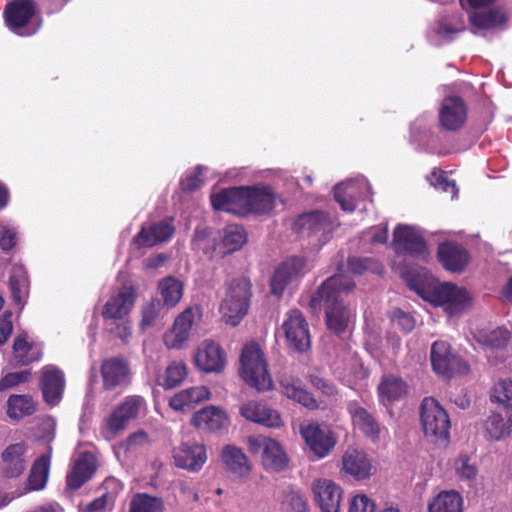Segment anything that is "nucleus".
<instances>
[{"label": "nucleus", "instance_id": "1", "mask_svg": "<svg viewBox=\"0 0 512 512\" xmlns=\"http://www.w3.org/2000/svg\"><path fill=\"white\" fill-rule=\"evenodd\" d=\"M393 248L396 257L393 268L410 285L421 276H427L423 264L430 259V252L418 228L399 224L393 232Z\"/></svg>", "mask_w": 512, "mask_h": 512}, {"label": "nucleus", "instance_id": "2", "mask_svg": "<svg viewBox=\"0 0 512 512\" xmlns=\"http://www.w3.org/2000/svg\"><path fill=\"white\" fill-rule=\"evenodd\" d=\"M355 283L344 275L328 278L311 296L313 309L325 308L326 323L329 330L336 334L344 332L353 316L345 298L354 289Z\"/></svg>", "mask_w": 512, "mask_h": 512}, {"label": "nucleus", "instance_id": "3", "mask_svg": "<svg viewBox=\"0 0 512 512\" xmlns=\"http://www.w3.org/2000/svg\"><path fill=\"white\" fill-rule=\"evenodd\" d=\"M276 201L272 189L264 185L232 187L211 195L215 210L239 216L269 213L275 208Z\"/></svg>", "mask_w": 512, "mask_h": 512}, {"label": "nucleus", "instance_id": "4", "mask_svg": "<svg viewBox=\"0 0 512 512\" xmlns=\"http://www.w3.org/2000/svg\"><path fill=\"white\" fill-rule=\"evenodd\" d=\"M423 299L443 307L449 316L463 312L471 302L467 291L452 283H440L429 272L409 285Z\"/></svg>", "mask_w": 512, "mask_h": 512}, {"label": "nucleus", "instance_id": "5", "mask_svg": "<svg viewBox=\"0 0 512 512\" xmlns=\"http://www.w3.org/2000/svg\"><path fill=\"white\" fill-rule=\"evenodd\" d=\"M135 299V289L132 286H123L110 295L101 311L105 331L123 342H127L132 336L130 314Z\"/></svg>", "mask_w": 512, "mask_h": 512}, {"label": "nucleus", "instance_id": "6", "mask_svg": "<svg viewBox=\"0 0 512 512\" xmlns=\"http://www.w3.org/2000/svg\"><path fill=\"white\" fill-rule=\"evenodd\" d=\"M207 235L206 229H197L193 243L197 249L203 250L211 258H223L227 254L236 252L247 241L245 229L237 224L227 225L219 232L218 237L213 239L212 245L206 240Z\"/></svg>", "mask_w": 512, "mask_h": 512}, {"label": "nucleus", "instance_id": "7", "mask_svg": "<svg viewBox=\"0 0 512 512\" xmlns=\"http://www.w3.org/2000/svg\"><path fill=\"white\" fill-rule=\"evenodd\" d=\"M4 17L7 27L14 34L28 37L42 26L41 11L34 0H14L6 5Z\"/></svg>", "mask_w": 512, "mask_h": 512}, {"label": "nucleus", "instance_id": "8", "mask_svg": "<svg viewBox=\"0 0 512 512\" xmlns=\"http://www.w3.org/2000/svg\"><path fill=\"white\" fill-rule=\"evenodd\" d=\"M240 375L249 386L258 391H267L272 387L264 353L255 342L247 343L243 347L240 357Z\"/></svg>", "mask_w": 512, "mask_h": 512}, {"label": "nucleus", "instance_id": "9", "mask_svg": "<svg viewBox=\"0 0 512 512\" xmlns=\"http://www.w3.org/2000/svg\"><path fill=\"white\" fill-rule=\"evenodd\" d=\"M251 298V283L241 277L230 281L220 304V313L226 323L236 326L248 312Z\"/></svg>", "mask_w": 512, "mask_h": 512}, {"label": "nucleus", "instance_id": "10", "mask_svg": "<svg viewBox=\"0 0 512 512\" xmlns=\"http://www.w3.org/2000/svg\"><path fill=\"white\" fill-rule=\"evenodd\" d=\"M421 423L426 437L435 442H447L450 420L445 409L432 397H426L421 403Z\"/></svg>", "mask_w": 512, "mask_h": 512}, {"label": "nucleus", "instance_id": "11", "mask_svg": "<svg viewBox=\"0 0 512 512\" xmlns=\"http://www.w3.org/2000/svg\"><path fill=\"white\" fill-rule=\"evenodd\" d=\"M247 444L252 454L260 455L265 469L278 472L287 466V455L275 439L264 435H251L247 438Z\"/></svg>", "mask_w": 512, "mask_h": 512}, {"label": "nucleus", "instance_id": "12", "mask_svg": "<svg viewBox=\"0 0 512 512\" xmlns=\"http://www.w3.org/2000/svg\"><path fill=\"white\" fill-rule=\"evenodd\" d=\"M202 308L198 305L185 309L175 319L174 324L163 337L165 345L169 349H179L189 340L191 333L202 320Z\"/></svg>", "mask_w": 512, "mask_h": 512}, {"label": "nucleus", "instance_id": "13", "mask_svg": "<svg viewBox=\"0 0 512 512\" xmlns=\"http://www.w3.org/2000/svg\"><path fill=\"white\" fill-rule=\"evenodd\" d=\"M202 308L198 305L185 309L175 319L174 324L163 337L165 345L169 349H179L189 340L191 333L202 320Z\"/></svg>", "mask_w": 512, "mask_h": 512}, {"label": "nucleus", "instance_id": "14", "mask_svg": "<svg viewBox=\"0 0 512 512\" xmlns=\"http://www.w3.org/2000/svg\"><path fill=\"white\" fill-rule=\"evenodd\" d=\"M293 229L322 245L327 242L333 230L330 217L321 211H312L300 215L293 224Z\"/></svg>", "mask_w": 512, "mask_h": 512}, {"label": "nucleus", "instance_id": "15", "mask_svg": "<svg viewBox=\"0 0 512 512\" xmlns=\"http://www.w3.org/2000/svg\"><path fill=\"white\" fill-rule=\"evenodd\" d=\"M430 359L435 373L445 378H450L455 374H465L468 371L467 363L454 354L450 345L445 341L433 343Z\"/></svg>", "mask_w": 512, "mask_h": 512}, {"label": "nucleus", "instance_id": "16", "mask_svg": "<svg viewBox=\"0 0 512 512\" xmlns=\"http://www.w3.org/2000/svg\"><path fill=\"white\" fill-rule=\"evenodd\" d=\"M287 345L298 352H304L310 347V332L308 323L299 310H290L284 316L281 325Z\"/></svg>", "mask_w": 512, "mask_h": 512}, {"label": "nucleus", "instance_id": "17", "mask_svg": "<svg viewBox=\"0 0 512 512\" xmlns=\"http://www.w3.org/2000/svg\"><path fill=\"white\" fill-rule=\"evenodd\" d=\"M310 269L303 257L292 256L283 261L275 270L271 279V292L280 296L284 290L296 283Z\"/></svg>", "mask_w": 512, "mask_h": 512}, {"label": "nucleus", "instance_id": "18", "mask_svg": "<svg viewBox=\"0 0 512 512\" xmlns=\"http://www.w3.org/2000/svg\"><path fill=\"white\" fill-rule=\"evenodd\" d=\"M300 434L317 459L326 457L337 442L334 433L328 426L317 423L302 424Z\"/></svg>", "mask_w": 512, "mask_h": 512}, {"label": "nucleus", "instance_id": "19", "mask_svg": "<svg viewBox=\"0 0 512 512\" xmlns=\"http://www.w3.org/2000/svg\"><path fill=\"white\" fill-rule=\"evenodd\" d=\"M468 117L466 102L459 96L443 98L439 111V126L445 131L455 132L464 127Z\"/></svg>", "mask_w": 512, "mask_h": 512}, {"label": "nucleus", "instance_id": "20", "mask_svg": "<svg viewBox=\"0 0 512 512\" xmlns=\"http://www.w3.org/2000/svg\"><path fill=\"white\" fill-rule=\"evenodd\" d=\"M146 410V402L141 396L132 395L126 397L107 420L110 432L116 434L124 430L130 421L145 415Z\"/></svg>", "mask_w": 512, "mask_h": 512}, {"label": "nucleus", "instance_id": "21", "mask_svg": "<svg viewBox=\"0 0 512 512\" xmlns=\"http://www.w3.org/2000/svg\"><path fill=\"white\" fill-rule=\"evenodd\" d=\"M194 363L205 373H219L226 366V354L217 342L206 339L197 346Z\"/></svg>", "mask_w": 512, "mask_h": 512}, {"label": "nucleus", "instance_id": "22", "mask_svg": "<svg viewBox=\"0 0 512 512\" xmlns=\"http://www.w3.org/2000/svg\"><path fill=\"white\" fill-rule=\"evenodd\" d=\"M101 376L103 388L114 390L127 386L131 381V368L122 357H110L102 361Z\"/></svg>", "mask_w": 512, "mask_h": 512}, {"label": "nucleus", "instance_id": "23", "mask_svg": "<svg viewBox=\"0 0 512 512\" xmlns=\"http://www.w3.org/2000/svg\"><path fill=\"white\" fill-rule=\"evenodd\" d=\"M27 446L24 442L10 444L1 454L0 472L5 478H17L27 468Z\"/></svg>", "mask_w": 512, "mask_h": 512}, {"label": "nucleus", "instance_id": "24", "mask_svg": "<svg viewBox=\"0 0 512 512\" xmlns=\"http://www.w3.org/2000/svg\"><path fill=\"white\" fill-rule=\"evenodd\" d=\"M369 184L365 178L347 180L334 189L335 200L344 211L352 212L360 198L368 195Z\"/></svg>", "mask_w": 512, "mask_h": 512}, {"label": "nucleus", "instance_id": "25", "mask_svg": "<svg viewBox=\"0 0 512 512\" xmlns=\"http://www.w3.org/2000/svg\"><path fill=\"white\" fill-rule=\"evenodd\" d=\"M175 465L189 472H198L207 461L206 447L200 443H182L174 449Z\"/></svg>", "mask_w": 512, "mask_h": 512}, {"label": "nucleus", "instance_id": "26", "mask_svg": "<svg viewBox=\"0 0 512 512\" xmlns=\"http://www.w3.org/2000/svg\"><path fill=\"white\" fill-rule=\"evenodd\" d=\"M314 498L322 512H339L342 488L330 479H317L312 484Z\"/></svg>", "mask_w": 512, "mask_h": 512}, {"label": "nucleus", "instance_id": "27", "mask_svg": "<svg viewBox=\"0 0 512 512\" xmlns=\"http://www.w3.org/2000/svg\"><path fill=\"white\" fill-rule=\"evenodd\" d=\"M342 471L360 481L370 478L375 468L363 450L349 447L342 457Z\"/></svg>", "mask_w": 512, "mask_h": 512}, {"label": "nucleus", "instance_id": "28", "mask_svg": "<svg viewBox=\"0 0 512 512\" xmlns=\"http://www.w3.org/2000/svg\"><path fill=\"white\" fill-rule=\"evenodd\" d=\"M173 218H165L159 222L143 226L133 238V245L138 247H153L169 240L174 234Z\"/></svg>", "mask_w": 512, "mask_h": 512}, {"label": "nucleus", "instance_id": "29", "mask_svg": "<svg viewBox=\"0 0 512 512\" xmlns=\"http://www.w3.org/2000/svg\"><path fill=\"white\" fill-rule=\"evenodd\" d=\"M41 388L43 397L49 405L58 404L65 388L63 372L56 366H45L42 369Z\"/></svg>", "mask_w": 512, "mask_h": 512}, {"label": "nucleus", "instance_id": "30", "mask_svg": "<svg viewBox=\"0 0 512 512\" xmlns=\"http://www.w3.org/2000/svg\"><path fill=\"white\" fill-rule=\"evenodd\" d=\"M510 336V332L503 327L480 334L479 341L485 346V352L490 362L497 364L504 360Z\"/></svg>", "mask_w": 512, "mask_h": 512}, {"label": "nucleus", "instance_id": "31", "mask_svg": "<svg viewBox=\"0 0 512 512\" xmlns=\"http://www.w3.org/2000/svg\"><path fill=\"white\" fill-rule=\"evenodd\" d=\"M347 409L355 428L372 441H377L381 438L384 429L380 427L379 423L365 408L352 401L348 403Z\"/></svg>", "mask_w": 512, "mask_h": 512}, {"label": "nucleus", "instance_id": "32", "mask_svg": "<svg viewBox=\"0 0 512 512\" xmlns=\"http://www.w3.org/2000/svg\"><path fill=\"white\" fill-rule=\"evenodd\" d=\"M240 413L245 419L266 427L277 428L282 424L279 413L261 402L250 401L244 404Z\"/></svg>", "mask_w": 512, "mask_h": 512}, {"label": "nucleus", "instance_id": "33", "mask_svg": "<svg viewBox=\"0 0 512 512\" xmlns=\"http://www.w3.org/2000/svg\"><path fill=\"white\" fill-rule=\"evenodd\" d=\"M192 424L202 430L218 431L228 426L229 419L224 410L217 406H207L196 412Z\"/></svg>", "mask_w": 512, "mask_h": 512}, {"label": "nucleus", "instance_id": "34", "mask_svg": "<svg viewBox=\"0 0 512 512\" xmlns=\"http://www.w3.org/2000/svg\"><path fill=\"white\" fill-rule=\"evenodd\" d=\"M96 469L95 456L90 452L81 453L67 475V485L71 489L80 488L93 475Z\"/></svg>", "mask_w": 512, "mask_h": 512}, {"label": "nucleus", "instance_id": "35", "mask_svg": "<svg viewBox=\"0 0 512 512\" xmlns=\"http://www.w3.org/2000/svg\"><path fill=\"white\" fill-rule=\"evenodd\" d=\"M468 19L473 33H477L480 30L503 28L507 22V15L502 8L494 7L486 11L472 12Z\"/></svg>", "mask_w": 512, "mask_h": 512}, {"label": "nucleus", "instance_id": "36", "mask_svg": "<svg viewBox=\"0 0 512 512\" xmlns=\"http://www.w3.org/2000/svg\"><path fill=\"white\" fill-rule=\"evenodd\" d=\"M438 257L443 267L452 272L462 271L469 262L466 249L456 243H442L438 248Z\"/></svg>", "mask_w": 512, "mask_h": 512}, {"label": "nucleus", "instance_id": "37", "mask_svg": "<svg viewBox=\"0 0 512 512\" xmlns=\"http://www.w3.org/2000/svg\"><path fill=\"white\" fill-rule=\"evenodd\" d=\"M279 382L281 391L287 398L292 399L309 409L317 408L316 400L304 389L299 378L293 375L284 374L280 377Z\"/></svg>", "mask_w": 512, "mask_h": 512}, {"label": "nucleus", "instance_id": "38", "mask_svg": "<svg viewBox=\"0 0 512 512\" xmlns=\"http://www.w3.org/2000/svg\"><path fill=\"white\" fill-rule=\"evenodd\" d=\"M210 398V391L205 386H195L181 390L169 401L172 409L185 411Z\"/></svg>", "mask_w": 512, "mask_h": 512}, {"label": "nucleus", "instance_id": "39", "mask_svg": "<svg viewBox=\"0 0 512 512\" xmlns=\"http://www.w3.org/2000/svg\"><path fill=\"white\" fill-rule=\"evenodd\" d=\"M221 460L225 468L237 476L243 477L250 472L251 465L246 454L235 445L223 447Z\"/></svg>", "mask_w": 512, "mask_h": 512}, {"label": "nucleus", "instance_id": "40", "mask_svg": "<svg viewBox=\"0 0 512 512\" xmlns=\"http://www.w3.org/2000/svg\"><path fill=\"white\" fill-rule=\"evenodd\" d=\"M463 497L454 490H444L431 497L427 503L428 512H463Z\"/></svg>", "mask_w": 512, "mask_h": 512}, {"label": "nucleus", "instance_id": "41", "mask_svg": "<svg viewBox=\"0 0 512 512\" xmlns=\"http://www.w3.org/2000/svg\"><path fill=\"white\" fill-rule=\"evenodd\" d=\"M40 346L27 341L26 335L16 337L13 345V362L17 366H25L41 359Z\"/></svg>", "mask_w": 512, "mask_h": 512}, {"label": "nucleus", "instance_id": "42", "mask_svg": "<svg viewBox=\"0 0 512 512\" xmlns=\"http://www.w3.org/2000/svg\"><path fill=\"white\" fill-rule=\"evenodd\" d=\"M9 287L15 304L23 307L29 293V281L22 265H13L9 277Z\"/></svg>", "mask_w": 512, "mask_h": 512}, {"label": "nucleus", "instance_id": "43", "mask_svg": "<svg viewBox=\"0 0 512 512\" xmlns=\"http://www.w3.org/2000/svg\"><path fill=\"white\" fill-rule=\"evenodd\" d=\"M484 430L491 440L504 439L512 432V416L493 413L484 422Z\"/></svg>", "mask_w": 512, "mask_h": 512}, {"label": "nucleus", "instance_id": "44", "mask_svg": "<svg viewBox=\"0 0 512 512\" xmlns=\"http://www.w3.org/2000/svg\"><path fill=\"white\" fill-rule=\"evenodd\" d=\"M158 292L167 308L174 307L182 298L183 284L175 277L168 276L158 283Z\"/></svg>", "mask_w": 512, "mask_h": 512}, {"label": "nucleus", "instance_id": "45", "mask_svg": "<svg viewBox=\"0 0 512 512\" xmlns=\"http://www.w3.org/2000/svg\"><path fill=\"white\" fill-rule=\"evenodd\" d=\"M406 390V383L401 378L393 375L384 376L378 386V393L383 401L397 400L405 395Z\"/></svg>", "mask_w": 512, "mask_h": 512}, {"label": "nucleus", "instance_id": "46", "mask_svg": "<svg viewBox=\"0 0 512 512\" xmlns=\"http://www.w3.org/2000/svg\"><path fill=\"white\" fill-rule=\"evenodd\" d=\"M7 406V414L12 419H20L36 411L34 400L28 395H11Z\"/></svg>", "mask_w": 512, "mask_h": 512}, {"label": "nucleus", "instance_id": "47", "mask_svg": "<svg viewBox=\"0 0 512 512\" xmlns=\"http://www.w3.org/2000/svg\"><path fill=\"white\" fill-rule=\"evenodd\" d=\"M49 465L50 456L47 454L41 455L35 461L28 479L29 490H40L44 488L48 477Z\"/></svg>", "mask_w": 512, "mask_h": 512}, {"label": "nucleus", "instance_id": "48", "mask_svg": "<svg viewBox=\"0 0 512 512\" xmlns=\"http://www.w3.org/2000/svg\"><path fill=\"white\" fill-rule=\"evenodd\" d=\"M164 504L161 498L147 494H137L131 501L130 512H162Z\"/></svg>", "mask_w": 512, "mask_h": 512}, {"label": "nucleus", "instance_id": "49", "mask_svg": "<svg viewBox=\"0 0 512 512\" xmlns=\"http://www.w3.org/2000/svg\"><path fill=\"white\" fill-rule=\"evenodd\" d=\"M187 376V367L184 362H172L165 370L164 375L160 378V384L170 389L179 385Z\"/></svg>", "mask_w": 512, "mask_h": 512}, {"label": "nucleus", "instance_id": "50", "mask_svg": "<svg viewBox=\"0 0 512 512\" xmlns=\"http://www.w3.org/2000/svg\"><path fill=\"white\" fill-rule=\"evenodd\" d=\"M427 179L436 189L450 193L451 199H455L457 197L458 189L455 181L450 180L442 170L434 169Z\"/></svg>", "mask_w": 512, "mask_h": 512}, {"label": "nucleus", "instance_id": "51", "mask_svg": "<svg viewBox=\"0 0 512 512\" xmlns=\"http://www.w3.org/2000/svg\"><path fill=\"white\" fill-rule=\"evenodd\" d=\"M348 270L353 274H362L364 272H372L380 274L383 270L382 265L373 258H357L353 257L348 260Z\"/></svg>", "mask_w": 512, "mask_h": 512}, {"label": "nucleus", "instance_id": "52", "mask_svg": "<svg viewBox=\"0 0 512 512\" xmlns=\"http://www.w3.org/2000/svg\"><path fill=\"white\" fill-rule=\"evenodd\" d=\"M465 29V21L459 15L441 19L436 28L437 34L444 38H450L452 35L459 33Z\"/></svg>", "mask_w": 512, "mask_h": 512}, {"label": "nucleus", "instance_id": "53", "mask_svg": "<svg viewBox=\"0 0 512 512\" xmlns=\"http://www.w3.org/2000/svg\"><path fill=\"white\" fill-rule=\"evenodd\" d=\"M491 400L504 408H512V381L500 380L491 392Z\"/></svg>", "mask_w": 512, "mask_h": 512}, {"label": "nucleus", "instance_id": "54", "mask_svg": "<svg viewBox=\"0 0 512 512\" xmlns=\"http://www.w3.org/2000/svg\"><path fill=\"white\" fill-rule=\"evenodd\" d=\"M455 470L464 480H474L478 470L475 463L467 455H460L455 461Z\"/></svg>", "mask_w": 512, "mask_h": 512}, {"label": "nucleus", "instance_id": "55", "mask_svg": "<svg viewBox=\"0 0 512 512\" xmlns=\"http://www.w3.org/2000/svg\"><path fill=\"white\" fill-rule=\"evenodd\" d=\"M282 506L284 509L291 510L292 512H306L307 502L303 495L290 490L284 493Z\"/></svg>", "mask_w": 512, "mask_h": 512}, {"label": "nucleus", "instance_id": "56", "mask_svg": "<svg viewBox=\"0 0 512 512\" xmlns=\"http://www.w3.org/2000/svg\"><path fill=\"white\" fill-rule=\"evenodd\" d=\"M432 127L428 116H421L411 124V138L416 142H422L430 133Z\"/></svg>", "mask_w": 512, "mask_h": 512}, {"label": "nucleus", "instance_id": "57", "mask_svg": "<svg viewBox=\"0 0 512 512\" xmlns=\"http://www.w3.org/2000/svg\"><path fill=\"white\" fill-rule=\"evenodd\" d=\"M30 376L29 370H24L21 372H12L7 373L0 380V391H5L11 389L21 383L28 381Z\"/></svg>", "mask_w": 512, "mask_h": 512}, {"label": "nucleus", "instance_id": "58", "mask_svg": "<svg viewBox=\"0 0 512 512\" xmlns=\"http://www.w3.org/2000/svg\"><path fill=\"white\" fill-rule=\"evenodd\" d=\"M376 505L372 499L365 494L356 495L350 504L349 512H375Z\"/></svg>", "mask_w": 512, "mask_h": 512}, {"label": "nucleus", "instance_id": "59", "mask_svg": "<svg viewBox=\"0 0 512 512\" xmlns=\"http://www.w3.org/2000/svg\"><path fill=\"white\" fill-rule=\"evenodd\" d=\"M391 321L404 332H410L415 327V320L413 317L400 309L392 312Z\"/></svg>", "mask_w": 512, "mask_h": 512}, {"label": "nucleus", "instance_id": "60", "mask_svg": "<svg viewBox=\"0 0 512 512\" xmlns=\"http://www.w3.org/2000/svg\"><path fill=\"white\" fill-rule=\"evenodd\" d=\"M206 170L205 167L199 166L195 169V171L188 174L182 181L181 186L184 190H195L199 188L203 182V172Z\"/></svg>", "mask_w": 512, "mask_h": 512}, {"label": "nucleus", "instance_id": "61", "mask_svg": "<svg viewBox=\"0 0 512 512\" xmlns=\"http://www.w3.org/2000/svg\"><path fill=\"white\" fill-rule=\"evenodd\" d=\"M160 302L159 301H152L148 305H146L142 310V319H141V327L143 329L151 326L153 322L155 321L156 317L158 316L159 309H160Z\"/></svg>", "mask_w": 512, "mask_h": 512}, {"label": "nucleus", "instance_id": "62", "mask_svg": "<svg viewBox=\"0 0 512 512\" xmlns=\"http://www.w3.org/2000/svg\"><path fill=\"white\" fill-rule=\"evenodd\" d=\"M365 237L373 244H384L388 239V227L387 225L372 227L365 233Z\"/></svg>", "mask_w": 512, "mask_h": 512}, {"label": "nucleus", "instance_id": "63", "mask_svg": "<svg viewBox=\"0 0 512 512\" xmlns=\"http://www.w3.org/2000/svg\"><path fill=\"white\" fill-rule=\"evenodd\" d=\"M13 330L11 314L0 316V346L7 342Z\"/></svg>", "mask_w": 512, "mask_h": 512}, {"label": "nucleus", "instance_id": "64", "mask_svg": "<svg viewBox=\"0 0 512 512\" xmlns=\"http://www.w3.org/2000/svg\"><path fill=\"white\" fill-rule=\"evenodd\" d=\"M16 244V231L14 228L5 227L0 239V247L8 251Z\"/></svg>", "mask_w": 512, "mask_h": 512}]
</instances>
